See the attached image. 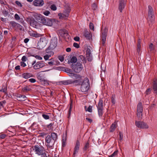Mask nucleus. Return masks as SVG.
Instances as JSON below:
<instances>
[{"instance_id": "32", "label": "nucleus", "mask_w": 157, "mask_h": 157, "mask_svg": "<svg viewBox=\"0 0 157 157\" xmlns=\"http://www.w3.org/2000/svg\"><path fill=\"white\" fill-rule=\"evenodd\" d=\"M85 108L86 111H88L89 112H91L92 111V106L90 105H89L87 109H86V106H85Z\"/></svg>"}, {"instance_id": "25", "label": "nucleus", "mask_w": 157, "mask_h": 157, "mask_svg": "<svg viewBox=\"0 0 157 157\" xmlns=\"http://www.w3.org/2000/svg\"><path fill=\"white\" fill-rule=\"evenodd\" d=\"M143 111V109L142 105L141 102H140L137 105V111Z\"/></svg>"}, {"instance_id": "19", "label": "nucleus", "mask_w": 157, "mask_h": 157, "mask_svg": "<svg viewBox=\"0 0 157 157\" xmlns=\"http://www.w3.org/2000/svg\"><path fill=\"white\" fill-rule=\"evenodd\" d=\"M117 124L116 122H114V123H113L111 125L110 128V132H113L117 128Z\"/></svg>"}, {"instance_id": "34", "label": "nucleus", "mask_w": 157, "mask_h": 157, "mask_svg": "<svg viewBox=\"0 0 157 157\" xmlns=\"http://www.w3.org/2000/svg\"><path fill=\"white\" fill-rule=\"evenodd\" d=\"M90 53H86V56L88 61H90L92 60V57L90 56Z\"/></svg>"}, {"instance_id": "5", "label": "nucleus", "mask_w": 157, "mask_h": 157, "mask_svg": "<svg viewBox=\"0 0 157 157\" xmlns=\"http://www.w3.org/2000/svg\"><path fill=\"white\" fill-rule=\"evenodd\" d=\"M148 19L149 24H152L154 21V17L153 14V10L152 7L149 6H148Z\"/></svg>"}, {"instance_id": "62", "label": "nucleus", "mask_w": 157, "mask_h": 157, "mask_svg": "<svg viewBox=\"0 0 157 157\" xmlns=\"http://www.w3.org/2000/svg\"><path fill=\"white\" fill-rule=\"evenodd\" d=\"M46 135V134L44 132L40 133V136L42 137H44Z\"/></svg>"}, {"instance_id": "53", "label": "nucleus", "mask_w": 157, "mask_h": 157, "mask_svg": "<svg viewBox=\"0 0 157 157\" xmlns=\"http://www.w3.org/2000/svg\"><path fill=\"white\" fill-rule=\"evenodd\" d=\"M29 81L31 83H34L36 82V80L33 78H31L29 80Z\"/></svg>"}, {"instance_id": "22", "label": "nucleus", "mask_w": 157, "mask_h": 157, "mask_svg": "<svg viewBox=\"0 0 157 157\" xmlns=\"http://www.w3.org/2000/svg\"><path fill=\"white\" fill-rule=\"evenodd\" d=\"M84 36L87 39H90L91 37V34L87 30H85L84 32Z\"/></svg>"}, {"instance_id": "17", "label": "nucleus", "mask_w": 157, "mask_h": 157, "mask_svg": "<svg viewBox=\"0 0 157 157\" xmlns=\"http://www.w3.org/2000/svg\"><path fill=\"white\" fill-rule=\"evenodd\" d=\"M22 76L25 79H28L30 77H33V75L31 73H25L22 75Z\"/></svg>"}, {"instance_id": "16", "label": "nucleus", "mask_w": 157, "mask_h": 157, "mask_svg": "<svg viewBox=\"0 0 157 157\" xmlns=\"http://www.w3.org/2000/svg\"><path fill=\"white\" fill-rule=\"evenodd\" d=\"M152 89L154 93L157 94V78H155L153 82Z\"/></svg>"}, {"instance_id": "20", "label": "nucleus", "mask_w": 157, "mask_h": 157, "mask_svg": "<svg viewBox=\"0 0 157 157\" xmlns=\"http://www.w3.org/2000/svg\"><path fill=\"white\" fill-rule=\"evenodd\" d=\"M60 84L64 85H67L72 84V80H68L66 81H63L59 82Z\"/></svg>"}, {"instance_id": "8", "label": "nucleus", "mask_w": 157, "mask_h": 157, "mask_svg": "<svg viewBox=\"0 0 157 157\" xmlns=\"http://www.w3.org/2000/svg\"><path fill=\"white\" fill-rule=\"evenodd\" d=\"M46 44L47 42L45 39L40 38L37 43V48L39 49H42L46 46Z\"/></svg>"}, {"instance_id": "48", "label": "nucleus", "mask_w": 157, "mask_h": 157, "mask_svg": "<svg viewBox=\"0 0 157 157\" xmlns=\"http://www.w3.org/2000/svg\"><path fill=\"white\" fill-rule=\"evenodd\" d=\"M15 3L20 7H22L23 5L22 4L18 1H16L15 2Z\"/></svg>"}, {"instance_id": "51", "label": "nucleus", "mask_w": 157, "mask_h": 157, "mask_svg": "<svg viewBox=\"0 0 157 157\" xmlns=\"http://www.w3.org/2000/svg\"><path fill=\"white\" fill-rule=\"evenodd\" d=\"M43 13L44 15L46 16H48L50 14V12L48 10H46L44 11Z\"/></svg>"}, {"instance_id": "18", "label": "nucleus", "mask_w": 157, "mask_h": 157, "mask_svg": "<svg viewBox=\"0 0 157 157\" xmlns=\"http://www.w3.org/2000/svg\"><path fill=\"white\" fill-rule=\"evenodd\" d=\"M52 50H51V49L48 48L46 49V52L45 54L51 57L53 56L54 54V53L52 51Z\"/></svg>"}, {"instance_id": "3", "label": "nucleus", "mask_w": 157, "mask_h": 157, "mask_svg": "<svg viewBox=\"0 0 157 157\" xmlns=\"http://www.w3.org/2000/svg\"><path fill=\"white\" fill-rule=\"evenodd\" d=\"M90 88L89 80L88 78H85L81 84L80 90L82 92H87Z\"/></svg>"}, {"instance_id": "30", "label": "nucleus", "mask_w": 157, "mask_h": 157, "mask_svg": "<svg viewBox=\"0 0 157 157\" xmlns=\"http://www.w3.org/2000/svg\"><path fill=\"white\" fill-rule=\"evenodd\" d=\"M137 116L139 118V119H141L142 116V111H137Z\"/></svg>"}, {"instance_id": "28", "label": "nucleus", "mask_w": 157, "mask_h": 157, "mask_svg": "<svg viewBox=\"0 0 157 157\" xmlns=\"http://www.w3.org/2000/svg\"><path fill=\"white\" fill-rule=\"evenodd\" d=\"M98 114L100 117H101L103 114V109L97 108Z\"/></svg>"}, {"instance_id": "57", "label": "nucleus", "mask_w": 157, "mask_h": 157, "mask_svg": "<svg viewBox=\"0 0 157 157\" xmlns=\"http://www.w3.org/2000/svg\"><path fill=\"white\" fill-rule=\"evenodd\" d=\"M73 46L77 48H78L79 47V45L76 43H74L73 44Z\"/></svg>"}, {"instance_id": "63", "label": "nucleus", "mask_w": 157, "mask_h": 157, "mask_svg": "<svg viewBox=\"0 0 157 157\" xmlns=\"http://www.w3.org/2000/svg\"><path fill=\"white\" fill-rule=\"evenodd\" d=\"M86 121H87L88 122H89V123H91L93 121V120H92V119H90V118H86Z\"/></svg>"}, {"instance_id": "37", "label": "nucleus", "mask_w": 157, "mask_h": 157, "mask_svg": "<svg viewBox=\"0 0 157 157\" xmlns=\"http://www.w3.org/2000/svg\"><path fill=\"white\" fill-rule=\"evenodd\" d=\"M41 82L45 85H49V81L45 79H44L43 81H42Z\"/></svg>"}, {"instance_id": "64", "label": "nucleus", "mask_w": 157, "mask_h": 157, "mask_svg": "<svg viewBox=\"0 0 157 157\" xmlns=\"http://www.w3.org/2000/svg\"><path fill=\"white\" fill-rule=\"evenodd\" d=\"M66 72L67 73H68L69 74H70V73H72V71L71 69H67L66 71Z\"/></svg>"}, {"instance_id": "33", "label": "nucleus", "mask_w": 157, "mask_h": 157, "mask_svg": "<svg viewBox=\"0 0 157 157\" xmlns=\"http://www.w3.org/2000/svg\"><path fill=\"white\" fill-rule=\"evenodd\" d=\"M31 36H32L37 37L40 36V35L36 33H31Z\"/></svg>"}, {"instance_id": "39", "label": "nucleus", "mask_w": 157, "mask_h": 157, "mask_svg": "<svg viewBox=\"0 0 157 157\" xmlns=\"http://www.w3.org/2000/svg\"><path fill=\"white\" fill-rule=\"evenodd\" d=\"M6 87L5 86H3L2 89L0 90V91L1 92H2L5 94L6 93Z\"/></svg>"}, {"instance_id": "35", "label": "nucleus", "mask_w": 157, "mask_h": 157, "mask_svg": "<svg viewBox=\"0 0 157 157\" xmlns=\"http://www.w3.org/2000/svg\"><path fill=\"white\" fill-rule=\"evenodd\" d=\"M89 147V143L87 142L85 144L84 147L83 148L84 150H87Z\"/></svg>"}, {"instance_id": "15", "label": "nucleus", "mask_w": 157, "mask_h": 157, "mask_svg": "<svg viewBox=\"0 0 157 157\" xmlns=\"http://www.w3.org/2000/svg\"><path fill=\"white\" fill-rule=\"evenodd\" d=\"M80 143L78 140H77L74 148L73 155L75 156V154L78 153L80 147Z\"/></svg>"}, {"instance_id": "43", "label": "nucleus", "mask_w": 157, "mask_h": 157, "mask_svg": "<svg viewBox=\"0 0 157 157\" xmlns=\"http://www.w3.org/2000/svg\"><path fill=\"white\" fill-rule=\"evenodd\" d=\"M6 103V101L5 100H3L0 101V106L1 107H4V105H5Z\"/></svg>"}, {"instance_id": "11", "label": "nucleus", "mask_w": 157, "mask_h": 157, "mask_svg": "<svg viewBox=\"0 0 157 157\" xmlns=\"http://www.w3.org/2000/svg\"><path fill=\"white\" fill-rule=\"evenodd\" d=\"M70 11L69 10L66 11L63 13H59L58 16L59 17L60 19H66L69 15Z\"/></svg>"}, {"instance_id": "60", "label": "nucleus", "mask_w": 157, "mask_h": 157, "mask_svg": "<svg viewBox=\"0 0 157 157\" xmlns=\"http://www.w3.org/2000/svg\"><path fill=\"white\" fill-rule=\"evenodd\" d=\"M54 124L53 123H50L49 124L47 125V127L48 128H51L52 127Z\"/></svg>"}, {"instance_id": "59", "label": "nucleus", "mask_w": 157, "mask_h": 157, "mask_svg": "<svg viewBox=\"0 0 157 157\" xmlns=\"http://www.w3.org/2000/svg\"><path fill=\"white\" fill-rule=\"evenodd\" d=\"M74 77H75L76 78H80V76L79 75L74 74Z\"/></svg>"}, {"instance_id": "29", "label": "nucleus", "mask_w": 157, "mask_h": 157, "mask_svg": "<svg viewBox=\"0 0 157 157\" xmlns=\"http://www.w3.org/2000/svg\"><path fill=\"white\" fill-rule=\"evenodd\" d=\"M31 90V89L30 87L26 86L23 88L22 89V91L23 92H25L29 91Z\"/></svg>"}, {"instance_id": "31", "label": "nucleus", "mask_w": 157, "mask_h": 157, "mask_svg": "<svg viewBox=\"0 0 157 157\" xmlns=\"http://www.w3.org/2000/svg\"><path fill=\"white\" fill-rule=\"evenodd\" d=\"M2 13L3 14L5 17H6L8 16H10V14H9L8 11H7L6 10H3Z\"/></svg>"}, {"instance_id": "36", "label": "nucleus", "mask_w": 157, "mask_h": 157, "mask_svg": "<svg viewBox=\"0 0 157 157\" xmlns=\"http://www.w3.org/2000/svg\"><path fill=\"white\" fill-rule=\"evenodd\" d=\"M117 151H115L112 154L109 155L108 157H115L117 154Z\"/></svg>"}, {"instance_id": "9", "label": "nucleus", "mask_w": 157, "mask_h": 157, "mask_svg": "<svg viewBox=\"0 0 157 157\" xmlns=\"http://www.w3.org/2000/svg\"><path fill=\"white\" fill-rule=\"evenodd\" d=\"M32 65H33V68L35 69H37L44 67L45 64L43 62L40 61L36 63V61H34Z\"/></svg>"}, {"instance_id": "46", "label": "nucleus", "mask_w": 157, "mask_h": 157, "mask_svg": "<svg viewBox=\"0 0 157 157\" xmlns=\"http://www.w3.org/2000/svg\"><path fill=\"white\" fill-rule=\"evenodd\" d=\"M59 59L61 61L63 62L64 59V57L62 56H59L58 57Z\"/></svg>"}, {"instance_id": "10", "label": "nucleus", "mask_w": 157, "mask_h": 157, "mask_svg": "<svg viewBox=\"0 0 157 157\" xmlns=\"http://www.w3.org/2000/svg\"><path fill=\"white\" fill-rule=\"evenodd\" d=\"M57 39L56 38H53L51 40L50 46L48 48L51 49V50H53L57 46Z\"/></svg>"}, {"instance_id": "54", "label": "nucleus", "mask_w": 157, "mask_h": 157, "mask_svg": "<svg viewBox=\"0 0 157 157\" xmlns=\"http://www.w3.org/2000/svg\"><path fill=\"white\" fill-rule=\"evenodd\" d=\"M106 40V38H101V44L102 45H104L105 42V41Z\"/></svg>"}, {"instance_id": "4", "label": "nucleus", "mask_w": 157, "mask_h": 157, "mask_svg": "<svg viewBox=\"0 0 157 157\" xmlns=\"http://www.w3.org/2000/svg\"><path fill=\"white\" fill-rule=\"evenodd\" d=\"M38 21L43 24V25L49 26H51L52 25V22L50 19L46 18L44 16H39L38 18Z\"/></svg>"}, {"instance_id": "21", "label": "nucleus", "mask_w": 157, "mask_h": 157, "mask_svg": "<svg viewBox=\"0 0 157 157\" xmlns=\"http://www.w3.org/2000/svg\"><path fill=\"white\" fill-rule=\"evenodd\" d=\"M103 101L101 98L100 99L97 105V108L103 109Z\"/></svg>"}, {"instance_id": "2", "label": "nucleus", "mask_w": 157, "mask_h": 157, "mask_svg": "<svg viewBox=\"0 0 157 157\" xmlns=\"http://www.w3.org/2000/svg\"><path fill=\"white\" fill-rule=\"evenodd\" d=\"M33 151L38 156L44 155L45 153V148L42 146L35 145L32 147Z\"/></svg>"}, {"instance_id": "40", "label": "nucleus", "mask_w": 157, "mask_h": 157, "mask_svg": "<svg viewBox=\"0 0 157 157\" xmlns=\"http://www.w3.org/2000/svg\"><path fill=\"white\" fill-rule=\"evenodd\" d=\"M141 41L140 39H139L138 41V44L137 45V49H140L141 48Z\"/></svg>"}, {"instance_id": "58", "label": "nucleus", "mask_w": 157, "mask_h": 157, "mask_svg": "<svg viewBox=\"0 0 157 157\" xmlns=\"http://www.w3.org/2000/svg\"><path fill=\"white\" fill-rule=\"evenodd\" d=\"M92 8L93 10H96L97 8V5L95 3H94L92 6Z\"/></svg>"}, {"instance_id": "61", "label": "nucleus", "mask_w": 157, "mask_h": 157, "mask_svg": "<svg viewBox=\"0 0 157 157\" xmlns=\"http://www.w3.org/2000/svg\"><path fill=\"white\" fill-rule=\"evenodd\" d=\"M27 60V58L25 56H23L21 58L22 62H25Z\"/></svg>"}, {"instance_id": "56", "label": "nucleus", "mask_w": 157, "mask_h": 157, "mask_svg": "<svg viewBox=\"0 0 157 157\" xmlns=\"http://www.w3.org/2000/svg\"><path fill=\"white\" fill-rule=\"evenodd\" d=\"M119 140H122L123 138V134L121 132H119Z\"/></svg>"}, {"instance_id": "12", "label": "nucleus", "mask_w": 157, "mask_h": 157, "mask_svg": "<svg viewBox=\"0 0 157 157\" xmlns=\"http://www.w3.org/2000/svg\"><path fill=\"white\" fill-rule=\"evenodd\" d=\"M44 71L40 72L37 74V77L40 82L43 81L44 79L45 74L44 73Z\"/></svg>"}, {"instance_id": "27", "label": "nucleus", "mask_w": 157, "mask_h": 157, "mask_svg": "<svg viewBox=\"0 0 157 157\" xmlns=\"http://www.w3.org/2000/svg\"><path fill=\"white\" fill-rule=\"evenodd\" d=\"M82 82L80 79L76 80L74 81L72 80V83H75L76 85H80Z\"/></svg>"}, {"instance_id": "14", "label": "nucleus", "mask_w": 157, "mask_h": 157, "mask_svg": "<svg viewBox=\"0 0 157 157\" xmlns=\"http://www.w3.org/2000/svg\"><path fill=\"white\" fill-rule=\"evenodd\" d=\"M33 3L35 6L41 7L44 5V3L43 0H35Z\"/></svg>"}, {"instance_id": "49", "label": "nucleus", "mask_w": 157, "mask_h": 157, "mask_svg": "<svg viewBox=\"0 0 157 157\" xmlns=\"http://www.w3.org/2000/svg\"><path fill=\"white\" fill-rule=\"evenodd\" d=\"M106 32H102L101 35V38H106Z\"/></svg>"}, {"instance_id": "44", "label": "nucleus", "mask_w": 157, "mask_h": 157, "mask_svg": "<svg viewBox=\"0 0 157 157\" xmlns=\"http://www.w3.org/2000/svg\"><path fill=\"white\" fill-rule=\"evenodd\" d=\"M149 49L151 51H152L154 50V47L152 43H151L149 45Z\"/></svg>"}, {"instance_id": "55", "label": "nucleus", "mask_w": 157, "mask_h": 157, "mask_svg": "<svg viewBox=\"0 0 157 157\" xmlns=\"http://www.w3.org/2000/svg\"><path fill=\"white\" fill-rule=\"evenodd\" d=\"M14 17L16 20H19L20 19V17L17 14H16L15 15Z\"/></svg>"}, {"instance_id": "47", "label": "nucleus", "mask_w": 157, "mask_h": 157, "mask_svg": "<svg viewBox=\"0 0 157 157\" xmlns=\"http://www.w3.org/2000/svg\"><path fill=\"white\" fill-rule=\"evenodd\" d=\"M151 88L147 89L146 91L145 94L147 95L149 94L151 92Z\"/></svg>"}, {"instance_id": "50", "label": "nucleus", "mask_w": 157, "mask_h": 157, "mask_svg": "<svg viewBox=\"0 0 157 157\" xmlns=\"http://www.w3.org/2000/svg\"><path fill=\"white\" fill-rule=\"evenodd\" d=\"M111 99L112 103L113 104H114L115 103V100L114 98V96L112 95Z\"/></svg>"}, {"instance_id": "7", "label": "nucleus", "mask_w": 157, "mask_h": 157, "mask_svg": "<svg viewBox=\"0 0 157 157\" xmlns=\"http://www.w3.org/2000/svg\"><path fill=\"white\" fill-rule=\"evenodd\" d=\"M135 125L138 128L142 129H147L149 126L147 124L144 122L136 121Z\"/></svg>"}, {"instance_id": "24", "label": "nucleus", "mask_w": 157, "mask_h": 157, "mask_svg": "<svg viewBox=\"0 0 157 157\" xmlns=\"http://www.w3.org/2000/svg\"><path fill=\"white\" fill-rule=\"evenodd\" d=\"M38 22L34 20H32L30 21V25L31 26L34 28H36L38 25Z\"/></svg>"}, {"instance_id": "23", "label": "nucleus", "mask_w": 157, "mask_h": 157, "mask_svg": "<svg viewBox=\"0 0 157 157\" xmlns=\"http://www.w3.org/2000/svg\"><path fill=\"white\" fill-rule=\"evenodd\" d=\"M10 25L13 28H17V26H21L20 25V24L17 23L13 21H12L10 22Z\"/></svg>"}, {"instance_id": "42", "label": "nucleus", "mask_w": 157, "mask_h": 157, "mask_svg": "<svg viewBox=\"0 0 157 157\" xmlns=\"http://www.w3.org/2000/svg\"><path fill=\"white\" fill-rule=\"evenodd\" d=\"M42 117L45 120L49 119L50 118V117L48 115L45 114H43L42 115Z\"/></svg>"}, {"instance_id": "45", "label": "nucleus", "mask_w": 157, "mask_h": 157, "mask_svg": "<svg viewBox=\"0 0 157 157\" xmlns=\"http://www.w3.org/2000/svg\"><path fill=\"white\" fill-rule=\"evenodd\" d=\"M51 9L54 11L56 10L57 9L55 5H52L50 6Z\"/></svg>"}, {"instance_id": "52", "label": "nucleus", "mask_w": 157, "mask_h": 157, "mask_svg": "<svg viewBox=\"0 0 157 157\" xmlns=\"http://www.w3.org/2000/svg\"><path fill=\"white\" fill-rule=\"evenodd\" d=\"M90 29L93 30H94V27L93 24L92 23H90Z\"/></svg>"}, {"instance_id": "1", "label": "nucleus", "mask_w": 157, "mask_h": 157, "mask_svg": "<svg viewBox=\"0 0 157 157\" xmlns=\"http://www.w3.org/2000/svg\"><path fill=\"white\" fill-rule=\"evenodd\" d=\"M57 139V134L52 132L50 135H48L45 138V146L47 148H53L55 142Z\"/></svg>"}, {"instance_id": "6", "label": "nucleus", "mask_w": 157, "mask_h": 157, "mask_svg": "<svg viewBox=\"0 0 157 157\" xmlns=\"http://www.w3.org/2000/svg\"><path fill=\"white\" fill-rule=\"evenodd\" d=\"M75 73H78L82 69V64L80 63H77L76 64H72L71 67Z\"/></svg>"}, {"instance_id": "38", "label": "nucleus", "mask_w": 157, "mask_h": 157, "mask_svg": "<svg viewBox=\"0 0 157 157\" xmlns=\"http://www.w3.org/2000/svg\"><path fill=\"white\" fill-rule=\"evenodd\" d=\"M77 61V58L75 56L73 57L71 59V62L72 63H75Z\"/></svg>"}, {"instance_id": "41", "label": "nucleus", "mask_w": 157, "mask_h": 157, "mask_svg": "<svg viewBox=\"0 0 157 157\" xmlns=\"http://www.w3.org/2000/svg\"><path fill=\"white\" fill-rule=\"evenodd\" d=\"M50 57H51V56H49V55H48L45 54V55L44 56V59L45 60H49V59Z\"/></svg>"}, {"instance_id": "13", "label": "nucleus", "mask_w": 157, "mask_h": 157, "mask_svg": "<svg viewBox=\"0 0 157 157\" xmlns=\"http://www.w3.org/2000/svg\"><path fill=\"white\" fill-rule=\"evenodd\" d=\"M125 5L124 0H119L118 9L121 12H122Z\"/></svg>"}, {"instance_id": "26", "label": "nucleus", "mask_w": 157, "mask_h": 157, "mask_svg": "<svg viewBox=\"0 0 157 157\" xmlns=\"http://www.w3.org/2000/svg\"><path fill=\"white\" fill-rule=\"evenodd\" d=\"M17 97L20 98L19 100L21 101H24L27 98L26 96L25 95L21 94H19L17 96Z\"/></svg>"}]
</instances>
